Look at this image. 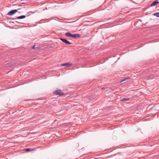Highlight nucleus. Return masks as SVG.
I'll use <instances>...</instances> for the list:
<instances>
[{"label":"nucleus","instance_id":"obj_1","mask_svg":"<svg viewBox=\"0 0 159 159\" xmlns=\"http://www.w3.org/2000/svg\"><path fill=\"white\" fill-rule=\"evenodd\" d=\"M54 93L57 95H62L64 94L61 90H57L54 91Z\"/></svg>","mask_w":159,"mask_h":159},{"label":"nucleus","instance_id":"obj_2","mask_svg":"<svg viewBox=\"0 0 159 159\" xmlns=\"http://www.w3.org/2000/svg\"><path fill=\"white\" fill-rule=\"evenodd\" d=\"M20 9H18V10H11L7 14V15L8 16H12L15 13H16L18 10Z\"/></svg>","mask_w":159,"mask_h":159},{"label":"nucleus","instance_id":"obj_3","mask_svg":"<svg viewBox=\"0 0 159 159\" xmlns=\"http://www.w3.org/2000/svg\"><path fill=\"white\" fill-rule=\"evenodd\" d=\"M60 40L63 42L67 44H71L72 43H70L69 41L67 40L62 38H60Z\"/></svg>","mask_w":159,"mask_h":159},{"label":"nucleus","instance_id":"obj_4","mask_svg":"<svg viewBox=\"0 0 159 159\" xmlns=\"http://www.w3.org/2000/svg\"><path fill=\"white\" fill-rule=\"evenodd\" d=\"M80 35L79 34H72V36H71L72 37L74 38H79L80 37Z\"/></svg>","mask_w":159,"mask_h":159},{"label":"nucleus","instance_id":"obj_5","mask_svg":"<svg viewBox=\"0 0 159 159\" xmlns=\"http://www.w3.org/2000/svg\"><path fill=\"white\" fill-rule=\"evenodd\" d=\"M72 64L70 63H67L65 64H62L61 65L62 66H66V67H69L71 66Z\"/></svg>","mask_w":159,"mask_h":159},{"label":"nucleus","instance_id":"obj_6","mask_svg":"<svg viewBox=\"0 0 159 159\" xmlns=\"http://www.w3.org/2000/svg\"><path fill=\"white\" fill-rule=\"evenodd\" d=\"M159 3V2L158 1H155L153 2L152 3L151 5V6H153L156 5L157 4Z\"/></svg>","mask_w":159,"mask_h":159},{"label":"nucleus","instance_id":"obj_7","mask_svg":"<svg viewBox=\"0 0 159 159\" xmlns=\"http://www.w3.org/2000/svg\"><path fill=\"white\" fill-rule=\"evenodd\" d=\"M65 36L67 37H71L72 34L69 32H67L65 33Z\"/></svg>","mask_w":159,"mask_h":159},{"label":"nucleus","instance_id":"obj_8","mask_svg":"<svg viewBox=\"0 0 159 159\" xmlns=\"http://www.w3.org/2000/svg\"><path fill=\"white\" fill-rule=\"evenodd\" d=\"M26 16L22 15L20 16H18L17 17V19H22L25 18L26 17Z\"/></svg>","mask_w":159,"mask_h":159},{"label":"nucleus","instance_id":"obj_9","mask_svg":"<svg viewBox=\"0 0 159 159\" xmlns=\"http://www.w3.org/2000/svg\"><path fill=\"white\" fill-rule=\"evenodd\" d=\"M129 100V98H124L120 99L121 101H127Z\"/></svg>","mask_w":159,"mask_h":159},{"label":"nucleus","instance_id":"obj_10","mask_svg":"<svg viewBox=\"0 0 159 159\" xmlns=\"http://www.w3.org/2000/svg\"><path fill=\"white\" fill-rule=\"evenodd\" d=\"M32 48L34 49L35 50H38L39 49V48L38 47H35V45H34L32 47Z\"/></svg>","mask_w":159,"mask_h":159},{"label":"nucleus","instance_id":"obj_11","mask_svg":"<svg viewBox=\"0 0 159 159\" xmlns=\"http://www.w3.org/2000/svg\"><path fill=\"white\" fill-rule=\"evenodd\" d=\"M153 15L154 16H156L157 17H159V12H157L154 13L153 14Z\"/></svg>","mask_w":159,"mask_h":159},{"label":"nucleus","instance_id":"obj_12","mask_svg":"<svg viewBox=\"0 0 159 159\" xmlns=\"http://www.w3.org/2000/svg\"><path fill=\"white\" fill-rule=\"evenodd\" d=\"M32 150H33V149H31V148H27L25 149V151L26 152H29V151H31Z\"/></svg>","mask_w":159,"mask_h":159},{"label":"nucleus","instance_id":"obj_13","mask_svg":"<svg viewBox=\"0 0 159 159\" xmlns=\"http://www.w3.org/2000/svg\"><path fill=\"white\" fill-rule=\"evenodd\" d=\"M129 78H126V79H125L123 80H122L121 81H120V83H122V82H123V81H125L127 79H129Z\"/></svg>","mask_w":159,"mask_h":159},{"label":"nucleus","instance_id":"obj_14","mask_svg":"<svg viewBox=\"0 0 159 159\" xmlns=\"http://www.w3.org/2000/svg\"><path fill=\"white\" fill-rule=\"evenodd\" d=\"M16 19V18H15V19Z\"/></svg>","mask_w":159,"mask_h":159}]
</instances>
